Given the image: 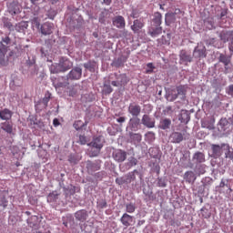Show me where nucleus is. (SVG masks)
<instances>
[{
	"label": "nucleus",
	"instance_id": "f257e3e1",
	"mask_svg": "<svg viewBox=\"0 0 233 233\" xmlns=\"http://www.w3.org/2000/svg\"><path fill=\"white\" fill-rule=\"evenodd\" d=\"M105 146V140L102 137H94L93 140L88 144L89 154L91 157H97L101 153V148Z\"/></svg>",
	"mask_w": 233,
	"mask_h": 233
},
{
	"label": "nucleus",
	"instance_id": "f03ea898",
	"mask_svg": "<svg viewBox=\"0 0 233 233\" xmlns=\"http://www.w3.org/2000/svg\"><path fill=\"white\" fill-rule=\"evenodd\" d=\"M187 90H188V86H178L176 89L171 90V94L169 95L171 97V101H176L177 97L185 101L187 97Z\"/></svg>",
	"mask_w": 233,
	"mask_h": 233
},
{
	"label": "nucleus",
	"instance_id": "7ed1b4c3",
	"mask_svg": "<svg viewBox=\"0 0 233 233\" xmlns=\"http://www.w3.org/2000/svg\"><path fill=\"white\" fill-rule=\"evenodd\" d=\"M193 56L197 59H205L207 57V47L203 44H198L193 51Z\"/></svg>",
	"mask_w": 233,
	"mask_h": 233
},
{
	"label": "nucleus",
	"instance_id": "20e7f679",
	"mask_svg": "<svg viewBox=\"0 0 233 233\" xmlns=\"http://www.w3.org/2000/svg\"><path fill=\"white\" fill-rule=\"evenodd\" d=\"M127 156V151L123 149H115L112 154V157L116 161V163H123L126 161Z\"/></svg>",
	"mask_w": 233,
	"mask_h": 233
},
{
	"label": "nucleus",
	"instance_id": "39448f33",
	"mask_svg": "<svg viewBox=\"0 0 233 233\" xmlns=\"http://www.w3.org/2000/svg\"><path fill=\"white\" fill-rule=\"evenodd\" d=\"M39 32L42 35H51L54 33V24L50 22L42 24Z\"/></svg>",
	"mask_w": 233,
	"mask_h": 233
},
{
	"label": "nucleus",
	"instance_id": "423d86ee",
	"mask_svg": "<svg viewBox=\"0 0 233 233\" xmlns=\"http://www.w3.org/2000/svg\"><path fill=\"white\" fill-rule=\"evenodd\" d=\"M177 14H181L180 9H176L174 13H167L166 25H172V23H176L177 19H181V16L177 15Z\"/></svg>",
	"mask_w": 233,
	"mask_h": 233
},
{
	"label": "nucleus",
	"instance_id": "0eeeda50",
	"mask_svg": "<svg viewBox=\"0 0 233 233\" xmlns=\"http://www.w3.org/2000/svg\"><path fill=\"white\" fill-rule=\"evenodd\" d=\"M223 148H225V147H223V144H221L220 146L212 144L211 157H214V159H218V157H221V155L223 154Z\"/></svg>",
	"mask_w": 233,
	"mask_h": 233
},
{
	"label": "nucleus",
	"instance_id": "6e6552de",
	"mask_svg": "<svg viewBox=\"0 0 233 233\" xmlns=\"http://www.w3.org/2000/svg\"><path fill=\"white\" fill-rule=\"evenodd\" d=\"M81 76H83V69H81V67H75L67 75V79L76 81L77 79H81Z\"/></svg>",
	"mask_w": 233,
	"mask_h": 233
},
{
	"label": "nucleus",
	"instance_id": "1a4fd4ad",
	"mask_svg": "<svg viewBox=\"0 0 233 233\" xmlns=\"http://www.w3.org/2000/svg\"><path fill=\"white\" fill-rule=\"evenodd\" d=\"M145 27V22L141 19H136L131 25V30L134 34H141V30Z\"/></svg>",
	"mask_w": 233,
	"mask_h": 233
},
{
	"label": "nucleus",
	"instance_id": "9d476101",
	"mask_svg": "<svg viewBox=\"0 0 233 233\" xmlns=\"http://www.w3.org/2000/svg\"><path fill=\"white\" fill-rule=\"evenodd\" d=\"M60 72H66L72 68V62L68 59L62 58L58 64Z\"/></svg>",
	"mask_w": 233,
	"mask_h": 233
},
{
	"label": "nucleus",
	"instance_id": "9b49d317",
	"mask_svg": "<svg viewBox=\"0 0 233 233\" xmlns=\"http://www.w3.org/2000/svg\"><path fill=\"white\" fill-rule=\"evenodd\" d=\"M128 112L133 117H137L141 114V106L136 103L129 104Z\"/></svg>",
	"mask_w": 233,
	"mask_h": 233
},
{
	"label": "nucleus",
	"instance_id": "f8f14e48",
	"mask_svg": "<svg viewBox=\"0 0 233 233\" xmlns=\"http://www.w3.org/2000/svg\"><path fill=\"white\" fill-rule=\"evenodd\" d=\"M120 222L122 223V225H124V227H130V225H132V223H134V217L128 215V213H124L120 218Z\"/></svg>",
	"mask_w": 233,
	"mask_h": 233
},
{
	"label": "nucleus",
	"instance_id": "ddd939ff",
	"mask_svg": "<svg viewBox=\"0 0 233 233\" xmlns=\"http://www.w3.org/2000/svg\"><path fill=\"white\" fill-rule=\"evenodd\" d=\"M142 124L147 128H154V127H156V122L148 115L143 116Z\"/></svg>",
	"mask_w": 233,
	"mask_h": 233
},
{
	"label": "nucleus",
	"instance_id": "4468645a",
	"mask_svg": "<svg viewBox=\"0 0 233 233\" xmlns=\"http://www.w3.org/2000/svg\"><path fill=\"white\" fill-rule=\"evenodd\" d=\"M113 25L116 28H125L127 25V23L125 22V17H123L122 15L116 16L113 19Z\"/></svg>",
	"mask_w": 233,
	"mask_h": 233
},
{
	"label": "nucleus",
	"instance_id": "2eb2a0df",
	"mask_svg": "<svg viewBox=\"0 0 233 233\" xmlns=\"http://www.w3.org/2000/svg\"><path fill=\"white\" fill-rule=\"evenodd\" d=\"M75 218L77 221L85 223V220L88 218V213L85 209L78 210L75 213Z\"/></svg>",
	"mask_w": 233,
	"mask_h": 233
},
{
	"label": "nucleus",
	"instance_id": "dca6fc26",
	"mask_svg": "<svg viewBox=\"0 0 233 233\" xmlns=\"http://www.w3.org/2000/svg\"><path fill=\"white\" fill-rule=\"evenodd\" d=\"M152 22L154 26H161V24L163 23V15L159 12L154 13Z\"/></svg>",
	"mask_w": 233,
	"mask_h": 233
},
{
	"label": "nucleus",
	"instance_id": "f3484780",
	"mask_svg": "<svg viewBox=\"0 0 233 233\" xmlns=\"http://www.w3.org/2000/svg\"><path fill=\"white\" fill-rule=\"evenodd\" d=\"M220 39L223 43H228V41L233 39V31H222L220 33Z\"/></svg>",
	"mask_w": 233,
	"mask_h": 233
},
{
	"label": "nucleus",
	"instance_id": "a211bd4d",
	"mask_svg": "<svg viewBox=\"0 0 233 233\" xmlns=\"http://www.w3.org/2000/svg\"><path fill=\"white\" fill-rule=\"evenodd\" d=\"M12 111L8 108L0 110V119L3 121H8V119H12Z\"/></svg>",
	"mask_w": 233,
	"mask_h": 233
},
{
	"label": "nucleus",
	"instance_id": "6ab92c4d",
	"mask_svg": "<svg viewBox=\"0 0 233 233\" xmlns=\"http://www.w3.org/2000/svg\"><path fill=\"white\" fill-rule=\"evenodd\" d=\"M197 179L196 173L194 171H187L184 174V180L186 183H194Z\"/></svg>",
	"mask_w": 233,
	"mask_h": 233
},
{
	"label": "nucleus",
	"instance_id": "aec40b11",
	"mask_svg": "<svg viewBox=\"0 0 233 233\" xmlns=\"http://www.w3.org/2000/svg\"><path fill=\"white\" fill-rule=\"evenodd\" d=\"M171 143H181L183 141V133L173 132L170 135Z\"/></svg>",
	"mask_w": 233,
	"mask_h": 233
},
{
	"label": "nucleus",
	"instance_id": "412c9836",
	"mask_svg": "<svg viewBox=\"0 0 233 233\" xmlns=\"http://www.w3.org/2000/svg\"><path fill=\"white\" fill-rule=\"evenodd\" d=\"M148 34L149 35H151V37H157V35H161V34H163V27L162 26H156L155 28L152 27L151 29H149Z\"/></svg>",
	"mask_w": 233,
	"mask_h": 233
},
{
	"label": "nucleus",
	"instance_id": "4be33fe9",
	"mask_svg": "<svg viewBox=\"0 0 233 233\" xmlns=\"http://www.w3.org/2000/svg\"><path fill=\"white\" fill-rule=\"evenodd\" d=\"M170 125H172V120L170 118H164L160 120L159 128L161 130H167V128H170Z\"/></svg>",
	"mask_w": 233,
	"mask_h": 233
},
{
	"label": "nucleus",
	"instance_id": "5701e85b",
	"mask_svg": "<svg viewBox=\"0 0 233 233\" xmlns=\"http://www.w3.org/2000/svg\"><path fill=\"white\" fill-rule=\"evenodd\" d=\"M27 223L31 228H37V225H39V218L37 216H32L27 219Z\"/></svg>",
	"mask_w": 233,
	"mask_h": 233
},
{
	"label": "nucleus",
	"instance_id": "b1692460",
	"mask_svg": "<svg viewBox=\"0 0 233 233\" xmlns=\"http://www.w3.org/2000/svg\"><path fill=\"white\" fill-rule=\"evenodd\" d=\"M50 99H52V93H50V91H46L44 98L41 101L44 108H46V106H48V103H50Z\"/></svg>",
	"mask_w": 233,
	"mask_h": 233
},
{
	"label": "nucleus",
	"instance_id": "393cba45",
	"mask_svg": "<svg viewBox=\"0 0 233 233\" xmlns=\"http://www.w3.org/2000/svg\"><path fill=\"white\" fill-rule=\"evenodd\" d=\"M218 61L219 63H223L224 66H228V65H230V56L225 54H220Z\"/></svg>",
	"mask_w": 233,
	"mask_h": 233
},
{
	"label": "nucleus",
	"instance_id": "a878e982",
	"mask_svg": "<svg viewBox=\"0 0 233 233\" xmlns=\"http://www.w3.org/2000/svg\"><path fill=\"white\" fill-rule=\"evenodd\" d=\"M86 168L88 170V172H96L97 170H99V166L90 160H88L86 162Z\"/></svg>",
	"mask_w": 233,
	"mask_h": 233
},
{
	"label": "nucleus",
	"instance_id": "bb28decb",
	"mask_svg": "<svg viewBox=\"0 0 233 233\" xmlns=\"http://www.w3.org/2000/svg\"><path fill=\"white\" fill-rule=\"evenodd\" d=\"M139 123H141V120L137 116L130 118L129 120V126L133 130H137V127H139Z\"/></svg>",
	"mask_w": 233,
	"mask_h": 233
},
{
	"label": "nucleus",
	"instance_id": "cd10ccee",
	"mask_svg": "<svg viewBox=\"0 0 233 233\" xmlns=\"http://www.w3.org/2000/svg\"><path fill=\"white\" fill-rule=\"evenodd\" d=\"M180 60L184 61V63H192V56H190V54H187L186 51H181Z\"/></svg>",
	"mask_w": 233,
	"mask_h": 233
},
{
	"label": "nucleus",
	"instance_id": "c85d7f7f",
	"mask_svg": "<svg viewBox=\"0 0 233 233\" xmlns=\"http://www.w3.org/2000/svg\"><path fill=\"white\" fill-rule=\"evenodd\" d=\"M2 48H0V65H5V57L6 56V46L3 44H1Z\"/></svg>",
	"mask_w": 233,
	"mask_h": 233
},
{
	"label": "nucleus",
	"instance_id": "c756f323",
	"mask_svg": "<svg viewBox=\"0 0 233 233\" xmlns=\"http://www.w3.org/2000/svg\"><path fill=\"white\" fill-rule=\"evenodd\" d=\"M193 159H196L197 163H205V154L197 152L194 154Z\"/></svg>",
	"mask_w": 233,
	"mask_h": 233
},
{
	"label": "nucleus",
	"instance_id": "7c9ffc66",
	"mask_svg": "<svg viewBox=\"0 0 233 233\" xmlns=\"http://www.w3.org/2000/svg\"><path fill=\"white\" fill-rule=\"evenodd\" d=\"M87 123L83 122L82 120H76L73 124V127L76 130H83V127H86Z\"/></svg>",
	"mask_w": 233,
	"mask_h": 233
},
{
	"label": "nucleus",
	"instance_id": "2f4dec72",
	"mask_svg": "<svg viewBox=\"0 0 233 233\" xmlns=\"http://www.w3.org/2000/svg\"><path fill=\"white\" fill-rule=\"evenodd\" d=\"M31 25L33 28H36V30H40L41 28V19L39 17H34L31 19Z\"/></svg>",
	"mask_w": 233,
	"mask_h": 233
},
{
	"label": "nucleus",
	"instance_id": "473e14b6",
	"mask_svg": "<svg viewBox=\"0 0 233 233\" xmlns=\"http://www.w3.org/2000/svg\"><path fill=\"white\" fill-rule=\"evenodd\" d=\"M222 147H224L225 150H227L225 153L226 157L231 159L233 157V149L230 150V146H228V144H222Z\"/></svg>",
	"mask_w": 233,
	"mask_h": 233
},
{
	"label": "nucleus",
	"instance_id": "72a5a7b5",
	"mask_svg": "<svg viewBox=\"0 0 233 233\" xmlns=\"http://www.w3.org/2000/svg\"><path fill=\"white\" fill-rule=\"evenodd\" d=\"M1 128L2 130H5V132H7V134H12L13 132L12 125L8 122L3 123Z\"/></svg>",
	"mask_w": 233,
	"mask_h": 233
},
{
	"label": "nucleus",
	"instance_id": "f704fd0d",
	"mask_svg": "<svg viewBox=\"0 0 233 233\" xmlns=\"http://www.w3.org/2000/svg\"><path fill=\"white\" fill-rule=\"evenodd\" d=\"M126 212L128 214H134L136 212V204L130 202L126 205Z\"/></svg>",
	"mask_w": 233,
	"mask_h": 233
},
{
	"label": "nucleus",
	"instance_id": "c9c22d12",
	"mask_svg": "<svg viewBox=\"0 0 233 233\" xmlns=\"http://www.w3.org/2000/svg\"><path fill=\"white\" fill-rule=\"evenodd\" d=\"M135 172H137V170L135 169L133 172H129L127 175L125 176L127 184L131 181H136V174H134Z\"/></svg>",
	"mask_w": 233,
	"mask_h": 233
},
{
	"label": "nucleus",
	"instance_id": "e433bc0d",
	"mask_svg": "<svg viewBox=\"0 0 233 233\" xmlns=\"http://www.w3.org/2000/svg\"><path fill=\"white\" fill-rule=\"evenodd\" d=\"M57 194L56 193H55V192H53V193H50L49 195H48V197H47V201L49 202V203H54V202H56V201H57Z\"/></svg>",
	"mask_w": 233,
	"mask_h": 233
},
{
	"label": "nucleus",
	"instance_id": "4c0bfd02",
	"mask_svg": "<svg viewBox=\"0 0 233 233\" xmlns=\"http://www.w3.org/2000/svg\"><path fill=\"white\" fill-rule=\"evenodd\" d=\"M136 165H137V158H136L134 157H130L128 158L127 166L128 167H136Z\"/></svg>",
	"mask_w": 233,
	"mask_h": 233
},
{
	"label": "nucleus",
	"instance_id": "58836bf2",
	"mask_svg": "<svg viewBox=\"0 0 233 233\" xmlns=\"http://www.w3.org/2000/svg\"><path fill=\"white\" fill-rule=\"evenodd\" d=\"M116 185H125V184L128 185V182H127L126 177L116 178Z\"/></svg>",
	"mask_w": 233,
	"mask_h": 233
},
{
	"label": "nucleus",
	"instance_id": "ea45409f",
	"mask_svg": "<svg viewBox=\"0 0 233 233\" xmlns=\"http://www.w3.org/2000/svg\"><path fill=\"white\" fill-rule=\"evenodd\" d=\"M131 139H133V141H136L137 143H140L142 137L139 134H133L131 135Z\"/></svg>",
	"mask_w": 233,
	"mask_h": 233
},
{
	"label": "nucleus",
	"instance_id": "a19ab883",
	"mask_svg": "<svg viewBox=\"0 0 233 233\" xmlns=\"http://www.w3.org/2000/svg\"><path fill=\"white\" fill-rule=\"evenodd\" d=\"M113 91H114V89L112 88V86L110 85L104 86V94H112Z\"/></svg>",
	"mask_w": 233,
	"mask_h": 233
},
{
	"label": "nucleus",
	"instance_id": "79ce46f5",
	"mask_svg": "<svg viewBox=\"0 0 233 233\" xmlns=\"http://www.w3.org/2000/svg\"><path fill=\"white\" fill-rule=\"evenodd\" d=\"M10 14L12 15H16V14H21V10L19 9V6L15 5L14 9H10Z\"/></svg>",
	"mask_w": 233,
	"mask_h": 233
},
{
	"label": "nucleus",
	"instance_id": "37998d69",
	"mask_svg": "<svg viewBox=\"0 0 233 233\" xmlns=\"http://www.w3.org/2000/svg\"><path fill=\"white\" fill-rule=\"evenodd\" d=\"M69 96L71 97H76V96H77V88L73 87L69 90Z\"/></svg>",
	"mask_w": 233,
	"mask_h": 233
},
{
	"label": "nucleus",
	"instance_id": "c03bdc74",
	"mask_svg": "<svg viewBox=\"0 0 233 233\" xmlns=\"http://www.w3.org/2000/svg\"><path fill=\"white\" fill-rule=\"evenodd\" d=\"M157 186L161 187H167V182L163 178H158Z\"/></svg>",
	"mask_w": 233,
	"mask_h": 233
},
{
	"label": "nucleus",
	"instance_id": "a18cd8bd",
	"mask_svg": "<svg viewBox=\"0 0 233 233\" xmlns=\"http://www.w3.org/2000/svg\"><path fill=\"white\" fill-rule=\"evenodd\" d=\"M79 143H80V145H86V137L80 135L79 136Z\"/></svg>",
	"mask_w": 233,
	"mask_h": 233
},
{
	"label": "nucleus",
	"instance_id": "49530a36",
	"mask_svg": "<svg viewBox=\"0 0 233 233\" xmlns=\"http://www.w3.org/2000/svg\"><path fill=\"white\" fill-rule=\"evenodd\" d=\"M130 16L133 17V19H137V17H139V13L136 12V10H133Z\"/></svg>",
	"mask_w": 233,
	"mask_h": 233
},
{
	"label": "nucleus",
	"instance_id": "de8ad7c7",
	"mask_svg": "<svg viewBox=\"0 0 233 233\" xmlns=\"http://www.w3.org/2000/svg\"><path fill=\"white\" fill-rule=\"evenodd\" d=\"M227 94L233 96V84L228 86Z\"/></svg>",
	"mask_w": 233,
	"mask_h": 233
},
{
	"label": "nucleus",
	"instance_id": "09e8293b",
	"mask_svg": "<svg viewBox=\"0 0 233 233\" xmlns=\"http://www.w3.org/2000/svg\"><path fill=\"white\" fill-rule=\"evenodd\" d=\"M3 43H5V45H10V36H5L2 39Z\"/></svg>",
	"mask_w": 233,
	"mask_h": 233
},
{
	"label": "nucleus",
	"instance_id": "8fccbe9b",
	"mask_svg": "<svg viewBox=\"0 0 233 233\" xmlns=\"http://www.w3.org/2000/svg\"><path fill=\"white\" fill-rule=\"evenodd\" d=\"M146 136L147 137H150V139H156V134L154 132H148Z\"/></svg>",
	"mask_w": 233,
	"mask_h": 233
},
{
	"label": "nucleus",
	"instance_id": "3c124183",
	"mask_svg": "<svg viewBox=\"0 0 233 233\" xmlns=\"http://www.w3.org/2000/svg\"><path fill=\"white\" fill-rule=\"evenodd\" d=\"M128 35H130V33L127 30L124 29L122 31V37H128Z\"/></svg>",
	"mask_w": 233,
	"mask_h": 233
},
{
	"label": "nucleus",
	"instance_id": "603ef678",
	"mask_svg": "<svg viewBox=\"0 0 233 233\" xmlns=\"http://www.w3.org/2000/svg\"><path fill=\"white\" fill-rule=\"evenodd\" d=\"M53 125H54V127H59L61 125V123L59 122V119L54 118Z\"/></svg>",
	"mask_w": 233,
	"mask_h": 233
},
{
	"label": "nucleus",
	"instance_id": "864d4df0",
	"mask_svg": "<svg viewBox=\"0 0 233 233\" xmlns=\"http://www.w3.org/2000/svg\"><path fill=\"white\" fill-rule=\"evenodd\" d=\"M84 66L87 69V70H91L92 69V64L90 62L84 64Z\"/></svg>",
	"mask_w": 233,
	"mask_h": 233
},
{
	"label": "nucleus",
	"instance_id": "5fc2aeb1",
	"mask_svg": "<svg viewBox=\"0 0 233 233\" xmlns=\"http://www.w3.org/2000/svg\"><path fill=\"white\" fill-rule=\"evenodd\" d=\"M126 120L125 116H120L116 119L117 123H125Z\"/></svg>",
	"mask_w": 233,
	"mask_h": 233
},
{
	"label": "nucleus",
	"instance_id": "6e6d98bb",
	"mask_svg": "<svg viewBox=\"0 0 233 233\" xmlns=\"http://www.w3.org/2000/svg\"><path fill=\"white\" fill-rule=\"evenodd\" d=\"M100 207H101V208H106V200H103V201L100 203Z\"/></svg>",
	"mask_w": 233,
	"mask_h": 233
},
{
	"label": "nucleus",
	"instance_id": "4d7b16f0",
	"mask_svg": "<svg viewBox=\"0 0 233 233\" xmlns=\"http://www.w3.org/2000/svg\"><path fill=\"white\" fill-rule=\"evenodd\" d=\"M147 68H149L150 70H154V68H156V66H154V64H152V63L147 64Z\"/></svg>",
	"mask_w": 233,
	"mask_h": 233
},
{
	"label": "nucleus",
	"instance_id": "13d9d810",
	"mask_svg": "<svg viewBox=\"0 0 233 233\" xmlns=\"http://www.w3.org/2000/svg\"><path fill=\"white\" fill-rule=\"evenodd\" d=\"M227 14H228L227 10L222 11V12L220 13V19H223V18L225 17V15H227Z\"/></svg>",
	"mask_w": 233,
	"mask_h": 233
},
{
	"label": "nucleus",
	"instance_id": "bf43d9fd",
	"mask_svg": "<svg viewBox=\"0 0 233 233\" xmlns=\"http://www.w3.org/2000/svg\"><path fill=\"white\" fill-rule=\"evenodd\" d=\"M105 5H106L107 6L111 5L112 0H103Z\"/></svg>",
	"mask_w": 233,
	"mask_h": 233
},
{
	"label": "nucleus",
	"instance_id": "052dcab7",
	"mask_svg": "<svg viewBox=\"0 0 233 233\" xmlns=\"http://www.w3.org/2000/svg\"><path fill=\"white\" fill-rule=\"evenodd\" d=\"M111 85H112L113 86H117V82H116V81H112V82H111Z\"/></svg>",
	"mask_w": 233,
	"mask_h": 233
},
{
	"label": "nucleus",
	"instance_id": "680f3d73",
	"mask_svg": "<svg viewBox=\"0 0 233 233\" xmlns=\"http://www.w3.org/2000/svg\"><path fill=\"white\" fill-rule=\"evenodd\" d=\"M152 72H154V69H147V70L146 71L147 74H152Z\"/></svg>",
	"mask_w": 233,
	"mask_h": 233
},
{
	"label": "nucleus",
	"instance_id": "e2e57ef3",
	"mask_svg": "<svg viewBox=\"0 0 233 233\" xmlns=\"http://www.w3.org/2000/svg\"><path fill=\"white\" fill-rule=\"evenodd\" d=\"M166 110L167 112H172V107H167Z\"/></svg>",
	"mask_w": 233,
	"mask_h": 233
},
{
	"label": "nucleus",
	"instance_id": "0e129e2a",
	"mask_svg": "<svg viewBox=\"0 0 233 233\" xmlns=\"http://www.w3.org/2000/svg\"><path fill=\"white\" fill-rule=\"evenodd\" d=\"M37 1H39V0H31V3H32L33 5H35V4L37 3Z\"/></svg>",
	"mask_w": 233,
	"mask_h": 233
},
{
	"label": "nucleus",
	"instance_id": "69168bd1",
	"mask_svg": "<svg viewBox=\"0 0 233 233\" xmlns=\"http://www.w3.org/2000/svg\"><path fill=\"white\" fill-rule=\"evenodd\" d=\"M116 66H121V64L119 63V59L116 62Z\"/></svg>",
	"mask_w": 233,
	"mask_h": 233
},
{
	"label": "nucleus",
	"instance_id": "338daca9",
	"mask_svg": "<svg viewBox=\"0 0 233 233\" xmlns=\"http://www.w3.org/2000/svg\"><path fill=\"white\" fill-rule=\"evenodd\" d=\"M231 4H230V8L233 10V0H230Z\"/></svg>",
	"mask_w": 233,
	"mask_h": 233
},
{
	"label": "nucleus",
	"instance_id": "774afa93",
	"mask_svg": "<svg viewBox=\"0 0 233 233\" xmlns=\"http://www.w3.org/2000/svg\"><path fill=\"white\" fill-rule=\"evenodd\" d=\"M94 37H98L97 33H93Z\"/></svg>",
	"mask_w": 233,
	"mask_h": 233
}]
</instances>
